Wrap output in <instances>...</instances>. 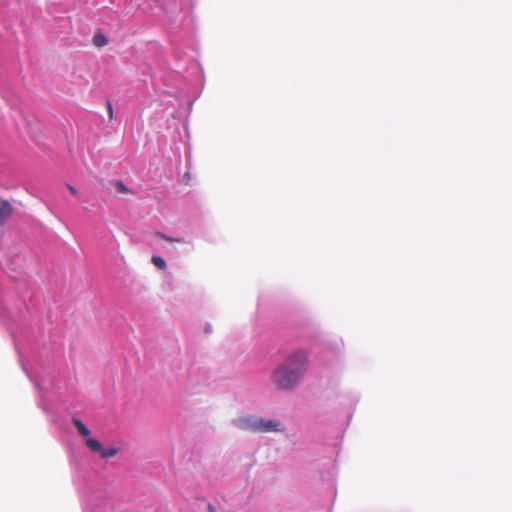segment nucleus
<instances>
[{"label": "nucleus", "instance_id": "nucleus-14", "mask_svg": "<svg viewBox=\"0 0 512 512\" xmlns=\"http://www.w3.org/2000/svg\"><path fill=\"white\" fill-rule=\"evenodd\" d=\"M67 187H68L69 191L71 192V194L76 195L77 190L73 186L67 185Z\"/></svg>", "mask_w": 512, "mask_h": 512}, {"label": "nucleus", "instance_id": "nucleus-9", "mask_svg": "<svg viewBox=\"0 0 512 512\" xmlns=\"http://www.w3.org/2000/svg\"><path fill=\"white\" fill-rule=\"evenodd\" d=\"M112 185L117 193L126 194L128 192V188L125 186V184L121 180L113 181Z\"/></svg>", "mask_w": 512, "mask_h": 512}, {"label": "nucleus", "instance_id": "nucleus-8", "mask_svg": "<svg viewBox=\"0 0 512 512\" xmlns=\"http://www.w3.org/2000/svg\"><path fill=\"white\" fill-rule=\"evenodd\" d=\"M93 44L96 47H103L108 44V39L104 34L98 33V34H95L93 37Z\"/></svg>", "mask_w": 512, "mask_h": 512}, {"label": "nucleus", "instance_id": "nucleus-1", "mask_svg": "<svg viewBox=\"0 0 512 512\" xmlns=\"http://www.w3.org/2000/svg\"><path fill=\"white\" fill-rule=\"evenodd\" d=\"M271 379L277 389L289 391L295 388L302 378L289 371L286 367L279 365L274 370Z\"/></svg>", "mask_w": 512, "mask_h": 512}, {"label": "nucleus", "instance_id": "nucleus-10", "mask_svg": "<svg viewBox=\"0 0 512 512\" xmlns=\"http://www.w3.org/2000/svg\"><path fill=\"white\" fill-rule=\"evenodd\" d=\"M118 450L114 447H109L107 449H103L99 453L101 454L102 458H110L117 454Z\"/></svg>", "mask_w": 512, "mask_h": 512}, {"label": "nucleus", "instance_id": "nucleus-4", "mask_svg": "<svg viewBox=\"0 0 512 512\" xmlns=\"http://www.w3.org/2000/svg\"><path fill=\"white\" fill-rule=\"evenodd\" d=\"M258 418L254 416H246L236 421V426L241 430L257 432Z\"/></svg>", "mask_w": 512, "mask_h": 512}, {"label": "nucleus", "instance_id": "nucleus-2", "mask_svg": "<svg viewBox=\"0 0 512 512\" xmlns=\"http://www.w3.org/2000/svg\"><path fill=\"white\" fill-rule=\"evenodd\" d=\"M280 365L302 378L308 369L307 354L303 351H295Z\"/></svg>", "mask_w": 512, "mask_h": 512}, {"label": "nucleus", "instance_id": "nucleus-7", "mask_svg": "<svg viewBox=\"0 0 512 512\" xmlns=\"http://www.w3.org/2000/svg\"><path fill=\"white\" fill-rule=\"evenodd\" d=\"M86 446L93 452L102 451V444L95 438H87Z\"/></svg>", "mask_w": 512, "mask_h": 512}, {"label": "nucleus", "instance_id": "nucleus-6", "mask_svg": "<svg viewBox=\"0 0 512 512\" xmlns=\"http://www.w3.org/2000/svg\"><path fill=\"white\" fill-rule=\"evenodd\" d=\"M73 424L81 436L88 437L90 435V430L85 426V424L80 419L74 418Z\"/></svg>", "mask_w": 512, "mask_h": 512}, {"label": "nucleus", "instance_id": "nucleus-12", "mask_svg": "<svg viewBox=\"0 0 512 512\" xmlns=\"http://www.w3.org/2000/svg\"><path fill=\"white\" fill-rule=\"evenodd\" d=\"M155 235H156V237H159V238L164 239L169 242H177V243L184 242V239H182V238H172V237L166 236L165 234H163L161 232H157Z\"/></svg>", "mask_w": 512, "mask_h": 512}, {"label": "nucleus", "instance_id": "nucleus-3", "mask_svg": "<svg viewBox=\"0 0 512 512\" xmlns=\"http://www.w3.org/2000/svg\"><path fill=\"white\" fill-rule=\"evenodd\" d=\"M282 430V424L278 420H265L263 418H258L257 432L268 433Z\"/></svg>", "mask_w": 512, "mask_h": 512}, {"label": "nucleus", "instance_id": "nucleus-11", "mask_svg": "<svg viewBox=\"0 0 512 512\" xmlns=\"http://www.w3.org/2000/svg\"><path fill=\"white\" fill-rule=\"evenodd\" d=\"M152 263L159 269H165L166 268V262L165 260L160 256H153L152 257Z\"/></svg>", "mask_w": 512, "mask_h": 512}, {"label": "nucleus", "instance_id": "nucleus-5", "mask_svg": "<svg viewBox=\"0 0 512 512\" xmlns=\"http://www.w3.org/2000/svg\"><path fill=\"white\" fill-rule=\"evenodd\" d=\"M12 214V206L7 200H0V224L4 225Z\"/></svg>", "mask_w": 512, "mask_h": 512}, {"label": "nucleus", "instance_id": "nucleus-15", "mask_svg": "<svg viewBox=\"0 0 512 512\" xmlns=\"http://www.w3.org/2000/svg\"><path fill=\"white\" fill-rule=\"evenodd\" d=\"M207 508H208V511H209V512H217V511H216V508H215L212 504H208V507H207Z\"/></svg>", "mask_w": 512, "mask_h": 512}, {"label": "nucleus", "instance_id": "nucleus-13", "mask_svg": "<svg viewBox=\"0 0 512 512\" xmlns=\"http://www.w3.org/2000/svg\"><path fill=\"white\" fill-rule=\"evenodd\" d=\"M107 107H108L109 118L112 119L113 118V107H112L111 102L107 103Z\"/></svg>", "mask_w": 512, "mask_h": 512}]
</instances>
